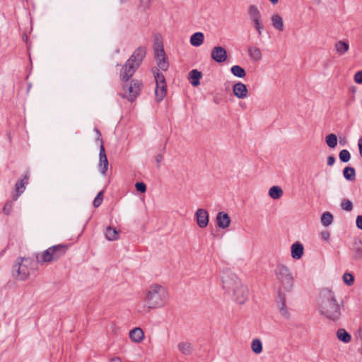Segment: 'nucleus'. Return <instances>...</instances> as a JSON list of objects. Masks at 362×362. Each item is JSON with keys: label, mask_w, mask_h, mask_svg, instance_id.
Instances as JSON below:
<instances>
[{"label": "nucleus", "mask_w": 362, "mask_h": 362, "mask_svg": "<svg viewBox=\"0 0 362 362\" xmlns=\"http://www.w3.org/2000/svg\"><path fill=\"white\" fill-rule=\"evenodd\" d=\"M354 245V250L356 252V258L361 257L362 256V243L361 241L356 242Z\"/></svg>", "instance_id": "42"}, {"label": "nucleus", "mask_w": 362, "mask_h": 362, "mask_svg": "<svg viewBox=\"0 0 362 362\" xmlns=\"http://www.w3.org/2000/svg\"><path fill=\"white\" fill-rule=\"evenodd\" d=\"M165 145L163 146V150H162V151H165Z\"/></svg>", "instance_id": "57"}, {"label": "nucleus", "mask_w": 362, "mask_h": 362, "mask_svg": "<svg viewBox=\"0 0 362 362\" xmlns=\"http://www.w3.org/2000/svg\"><path fill=\"white\" fill-rule=\"evenodd\" d=\"M110 362H122L119 357H114L110 360Z\"/></svg>", "instance_id": "53"}, {"label": "nucleus", "mask_w": 362, "mask_h": 362, "mask_svg": "<svg viewBox=\"0 0 362 362\" xmlns=\"http://www.w3.org/2000/svg\"><path fill=\"white\" fill-rule=\"evenodd\" d=\"M195 218L199 228H204L207 226L209 221V216L206 209H199L195 213Z\"/></svg>", "instance_id": "14"}, {"label": "nucleus", "mask_w": 362, "mask_h": 362, "mask_svg": "<svg viewBox=\"0 0 362 362\" xmlns=\"http://www.w3.org/2000/svg\"><path fill=\"white\" fill-rule=\"evenodd\" d=\"M127 1V0H120V1H121L122 3H124V2H126Z\"/></svg>", "instance_id": "55"}, {"label": "nucleus", "mask_w": 362, "mask_h": 362, "mask_svg": "<svg viewBox=\"0 0 362 362\" xmlns=\"http://www.w3.org/2000/svg\"><path fill=\"white\" fill-rule=\"evenodd\" d=\"M275 274L284 288L288 291H291L293 284V277L289 269L285 265L279 264L275 269Z\"/></svg>", "instance_id": "7"}, {"label": "nucleus", "mask_w": 362, "mask_h": 362, "mask_svg": "<svg viewBox=\"0 0 362 362\" xmlns=\"http://www.w3.org/2000/svg\"><path fill=\"white\" fill-rule=\"evenodd\" d=\"M204 35L202 32H197L190 37V44L194 47H199L203 44Z\"/></svg>", "instance_id": "22"}, {"label": "nucleus", "mask_w": 362, "mask_h": 362, "mask_svg": "<svg viewBox=\"0 0 362 362\" xmlns=\"http://www.w3.org/2000/svg\"><path fill=\"white\" fill-rule=\"evenodd\" d=\"M341 207L345 211H350L353 209V204L350 200L344 199L341 203Z\"/></svg>", "instance_id": "41"}, {"label": "nucleus", "mask_w": 362, "mask_h": 362, "mask_svg": "<svg viewBox=\"0 0 362 362\" xmlns=\"http://www.w3.org/2000/svg\"><path fill=\"white\" fill-rule=\"evenodd\" d=\"M254 28L257 31L259 36L262 35V30L264 29L262 18H257L252 20Z\"/></svg>", "instance_id": "38"}, {"label": "nucleus", "mask_w": 362, "mask_h": 362, "mask_svg": "<svg viewBox=\"0 0 362 362\" xmlns=\"http://www.w3.org/2000/svg\"><path fill=\"white\" fill-rule=\"evenodd\" d=\"M108 160L105 153V148L103 144H100L99 152V170L103 175H105L108 169Z\"/></svg>", "instance_id": "12"}, {"label": "nucleus", "mask_w": 362, "mask_h": 362, "mask_svg": "<svg viewBox=\"0 0 362 362\" xmlns=\"http://www.w3.org/2000/svg\"><path fill=\"white\" fill-rule=\"evenodd\" d=\"M284 192L279 186H272L269 190V195L274 199H278L282 197Z\"/></svg>", "instance_id": "27"}, {"label": "nucleus", "mask_w": 362, "mask_h": 362, "mask_svg": "<svg viewBox=\"0 0 362 362\" xmlns=\"http://www.w3.org/2000/svg\"><path fill=\"white\" fill-rule=\"evenodd\" d=\"M339 143H340L341 144H342V145H344V143L343 142V141H341V140H340V141H339Z\"/></svg>", "instance_id": "56"}, {"label": "nucleus", "mask_w": 362, "mask_h": 362, "mask_svg": "<svg viewBox=\"0 0 362 362\" xmlns=\"http://www.w3.org/2000/svg\"><path fill=\"white\" fill-rule=\"evenodd\" d=\"M317 1L318 4L320 3V0H317Z\"/></svg>", "instance_id": "58"}, {"label": "nucleus", "mask_w": 362, "mask_h": 362, "mask_svg": "<svg viewBox=\"0 0 362 362\" xmlns=\"http://www.w3.org/2000/svg\"><path fill=\"white\" fill-rule=\"evenodd\" d=\"M14 201H8L7 202L5 205L3 207V212L6 214L9 215L12 211L13 208V203Z\"/></svg>", "instance_id": "43"}, {"label": "nucleus", "mask_w": 362, "mask_h": 362, "mask_svg": "<svg viewBox=\"0 0 362 362\" xmlns=\"http://www.w3.org/2000/svg\"><path fill=\"white\" fill-rule=\"evenodd\" d=\"M248 14L250 20L262 18V15L255 5H250L248 8Z\"/></svg>", "instance_id": "31"}, {"label": "nucleus", "mask_w": 362, "mask_h": 362, "mask_svg": "<svg viewBox=\"0 0 362 362\" xmlns=\"http://www.w3.org/2000/svg\"><path fill=\"white\" fill-rule=\"evenodd\" d=\"M5 251H6V249H4V250H3L1 251V256H2V255H4V254Z\"/></svg>", "instance_id": "54"}, {"label": "nucleus", "mask_w": 362, "mask_h": 362, "mask_svg": "<svg viewBox=\"0 0 362 362\" xmlns=\"http://www.w3.org/2000/svg\"><path fill=\"white\" fill-rule=\"evenodd\" d=\"M354 81L358 84H362V71H358L355 74Z\"/></svg>", "instance_id": "46"}, {"label": "nucleus", "mask_w": 362, "mask_h": 362, "mask_svg": "<svg viewBox=\"0 0 362 362\" xmlns=\"http://www.w3.org/2000/svg\"><path fill=\"white\" fill-rule=\"evenodd\" d=\"M303 246L299 243L296 242L291 245V257L293 259H299L303 255Z\"/></svg>", "instance_id": "18"}, {"label": "nucleus", "mask_w": 362, "mask_h": 362, "mask_svg": "<svg viewBox=\"0 0 362 362\" xmlns=\"http://www.w3.org/2000/svg\"><path fill=\"white\" fill-rule=\"evenodd\" d=\"M251 349H252V351L256 354H259L262 353V343L261 340L259 339H253L252 341V344H251Z\"/></svg>", "instance_id": "35"}, {"label": "nucleus", "mask_w": 362, "mask_h": 362, "mask_svg": "<svg viewBox=\"0 0 362 362\" xmlns=\"http://www.w3.org/2000/svg\"><path fill=\"white\" fill-rule=\"evenodd\" d=\"M338 339L344 343H349L351 339V336L344 329L340 328L337 331Z\"/></svg>", "instance_id": "24"}, {"label": "nucleus", "mask_w": 362, "mask_h": 362, "mask_svg": "<svg viewBox=\"0 0 362 362\" xmlns=\"http://www.w3.org/2000/svg\"><path fill=\"white\" fill-rule=\"evenodd\" d=\"M332 221L333 216L330 212L326 211L322 214L321 216V222L325 227L329 226Z\"/></svg>", "instance_id": "34"}, {"label": "nucleus", "mask_w": 362, "mask_h": 362, "mask_svg": "<svg viewBox=\"0 0 362 362\" xmlns=\"http://www.w3.org/2000/svg\"><path fill=\"white\" fill-rule=\"evenodd\" d=\"M94 131L96 132V134H97V140L100 141V144H103V140L101 139V133L99 131V129H98L97 128H95L94 129Z\"/></svg>", "instance_id": "51"}, {"label": "nucleus", "mask_w": 362, "mask_h": 362, "mask_svg": "<svg viewBox=\"0 0 362 362\" xmlns=\"http://www.w3.org/2000/svg\"><path fill=\"white\" fill-rule=\"evenodd\" d=\"M105 237L108 240L113 241L119 238L118 231L115 228L109 226L105 230Z\"/></svg>", "instance_id": "25"}, {"label": "nucleus", "mask_w": 362, "mask_h": 362, "mask_svg": "<svg viewBox=\"0 0 362 362\" xmlns=\"http://www.w3.org/2000/svg\"><path fill=\"white\" fill-rule=\"evenodd\" d=\"M223 288L227 292L233 291L240 284V281L235 274L230 271L224 272L221 276Z\"/></svg>", "instance_id": "9"}, {"label": "nucleus", "mask_w": 362, "mask_h": 362, "mask_svg": "<svg viewBox=\"0 0 362 362\" xmlns=\"http://www.w3.org/2000/svg\"><path fill=\"white\" fill-rule=\"evenodd\" d=\"M153 50L158 66L162 71H166L169 67V62L164 50L162 36L159 33L154 35Z\"/></svg>", "instance_id": "6"}, {"label": "nucleus", "mask_w": 362, "mask_h": 362, "mask_svg": "<svg viewBox=\"0 0 362 362\" xmlns=\"http://www.w3.org/2000/svg\"><path fill=\"white\" fill-rule=\"evenodd\" d=\"M272 25L274 26V28L279 30V31H283L284 30V23H283V20H282V18L277 13H275V14H273L272 16Z\"/></svg>", "instance_id": "23"}, {"label": "nucleus", "mask_w": 362, "mask_h": 362, "mask_svg": "<svg viewBox=\"0 0 362 362\" xmlns=\"http://www.w3.org/2000/svg\"><path fill=\"white\" fill-rule=\"evenodd\" d=\"M211 58L216 63H223L228 58L227 50L221 46H216L211 49Z\"/></svg>", "instance_id": "11"}, {"label": "nucleus", "mask_w": 362, "mask_h": 362, "mask_svg": "<svg viewBox=\"0 0 362 362\" xmlns=\"http://www.w3.org/2000/svg\"><path fill=\"white\" fill-rule=\"evenodd\" d=\"M168 298L166 288L157 284H152L146 294L145 300L150 309L160 308L165 305Z\"/></svg>", "instance_id": "3"}, {"label": "nucleus", "mask_w": 362, "mask_h": 362, "mask_svg": "<svg viewBox=\"0 0 362 362\" xmlns=\"http://www.w3.org/2000/svg\"><path fill=\"white\" fill-rule=\"evenodd\" d=\"M343 280L348 286H351L354 282V276L351 273L346 272L343 275Z\"/></svg>", "instance_id": "40"}, {"label": "nucleus", "mask_w": 362, "mask_h": 362, "mask_svg": "<svg viewBox=\"0 0 362 362\" xmlns=\"http://www.w3.org/2000/svg\"><path fill=\"white\" fill-rule=\"evenodd\" d=\"M356 224L358 228L362 230V215H358L357 216Z\"/></svg>", "instance_id": "48"}, {"label": "nucleus", "mask_w": 362, "mask_h": 362, "mask_svg": "<svg viewBox=\"0 0 362 362\" xmlns=\"http://www.w3.org/2000/svg\"><path fill=\"white\" fill-rule=\"evenodd\" d=\"M336 158L333 155L329 156L327 157V165L329 166H332L335 163Z\"/></svg>", "instance_id": "50"}, {"label": "nucleus", "mask_w": 362, "mask_h": 362, "mask_svg": "<svg viewBox=\"0 0 362 362\" xmlns=\"http://www.w3.org/2000/svg\"><path fill=\"white\" fill-rule=\"evenodd\" d=\"M103 194H104V192L103 190H101L100 192H99L98 193V194L95 197L93 202V205L95 208H98V206H100L101 205V204L103 202Z\"/></svg>", "instance_id": "39"}, {"label": "nucleus", "mask_w": 362, "mask_h": 362, "mask_svg": "<svg viewBox=\"0 0 362 362\" xmlns=\"http://www.w3.org/2000/svg\"><path fill=\"white\" fill-rule=\"evenodd\" d=\"M167 94V85H156L155 98L158 103L161 102Z\"/></svg>", "instance_id": "19"}, {"label": "nucleus", "mask_w": 362, "mask_h": 362, "mask_svg": "<svg viewBox=\"0 0 362 362\" xmlns=\"http://www.w3.org/2000/svg\"><path fill=\"white\" fill-rule=\"evenodd\" d=\"M129 337L134 342H140L143 340L144 334L140 327H135L129 332Z\"/></svg>", "instance_id": "21"}, {"label": "nucleus", "mask_w": 362, "mask_h": 362, "mask_svg": "<svg viewBox=\"0 0 362 362\" xmlns=\"http://www.w3.org/2000/svg\"><path fill=\"white\" fill-rule=\"evenodd\" d=\"M320 235H321L322 240H323L325 241H328L329 240V237H330L329 232H328L327 230H324V231L321 232Z\"/></svg>", "instance_id": "47"}, {"label": "nucleus", "mask_w": 362, "mask_h": 362, "mask_svg": "<svg viewBox=\"0 0 362 362\" xmlns=\"http://www.w3.org/2000/svg\"><path fill=\"white\" fill-rule=\"evenodd\" d=\"M325 142L327 145L331 148H334L337 145V136L334 134H329L325 137Z\"/></svg>", "instance_id": "32"}, {"label": "nucleus", "mask_w": 362, "mask_h": 362, "mask_svg": "<svg viewBox=\"0 0 362 362\" xmlns=\"http://www.w3.org/2000/svg\"><path fill=\"white\" fill-rule=\"evenodd\" d=\"M163 160V153H159V154H158L156 156V164H157V168L160 167V163L162 162Z\"/></svg>", "instance_id": "49"}, {"label": "nucleus", "mask_w": 362, "mask_h": 362, "mask_svg": "<svg viewBox=\"0 0 362 362\" xmlns=\"http://www.w3.org/2000/svg\"><path fill=\"white\" fill-rule=\"evenodd\" d=\"M143 83L141 81L133 79L131 81L129 86L124 85L123 88L125 91L128 92V95L123 94L121 96L123 98H127L129 102H134L136 98L140 95Z\"/></svg>", "instance_id": "8"}, {"label": "nucleus", "mask_w": 362, "mask_h": 362, "mask_svg": "<svg viewBox=\"0 0 362 362\" xmlns=\"http://www.w3.org/2000/svg\"><path fill=\"white\" fill-rule=\"evenodd\" d=\"M146 54L144 46H140L134 50L120 70L119 78L122 81L127 82L132 77L141 64Z\"/></svg>", "instance_id": "2"}, {"label": "nucleus", "mask_w": 362, "mask_h": 362, "mask_svg": "<svg viewBox=\"0 0 362 362\" xmlns=\"http://www.w3.org/2000/svg\"><path fill=\"white\" fill-rule=\"evenodd\" d=\"M335 48L339 54H343L349 50V45L344 41H339L336 43Z\"/></svg>", "instance_id": "33"}, {"label": "nucleus", "mask_w": 362, "mask_h": 362, "mask_svg": "<svg viewBox=\"0 0 362 362\" xmlns=\"http://www.w3.org/2000/svg\"><path fill=\"white\" fill-rule=\"evenodd\" d=\"M177 348L185 355H189L192 351V344L189 342H180L177 345Z\"/></svg>", "instance_id": "30"}, {"label": "nucleus", "mask_w": 362, "mask_h": 362, "mask_svg": "<svg viewBox=\"0 0 362 362\" xmlns=\"http://www.w3.org/2000/svg\"><path fill=\"white\" fill-rule=\"evenodd\" d=\"M202 77V73L197 69H192L189 73V78L193 86H197L200 84V78Z\"/></svg>", "instance_id": "20"}, {"label": "nucleus", "mask_w": 362, "mask_h": 362, "mask_svg": "<svg viewBox=\"0 0 362 362\" xmlns=\"http://www.w3.org/2000/svg\"><path fill=\"white\" fill-rule=\"evenodd\" d=\"M69 247V245L68 244H58L51 246L42 253L35 255L37 263L43 264L57 262L66 253Z\"/></svg>", "instance_id": "5"}, {"label": "nucleus", "mask_w": 362, "mask_h": 362, "mask_svg": "<svg viewBox=\"0 0 362 362\" xmlns=\"http://www.w3.org/2000/svg\"><path fill=\"white\" fill-rule=\"evenodd\" d=\"M339 158L341 162L347 163L351 159V153L348 150L343 149L339 152Z\"/></svg>", "instance_id": "37"}, {"label": "nucleus", "mask_w": 362, "mask_h": 362, "mask_svg": "<svg viewBox=\"0 0 362 362\" xmlns=\"http://www.w3.org/2000/svg\"><path fill=\"white\" fill-rule=\"evenodd\" d=\"M358 149L360 156L362 157V137L358 140Z\"/></svg>", "instance_id": "52"}, {"label": "nucleus", "mask_w": 362, "mask_h": 362, "mask_svg": "<svg viewBox=\"0 0 362 362\" xmlns=\"http://www.w3.org/2000/svg\"><path fill=\"white\" fill-rule=\"evenodd\" d=\"M153 1L154 0H140L139 6L145 11L150 8V6Z\"/></svg>", "instance_id": "45"}, {"label": "nucleus", "mask_w": 362, "mask_h": 362, "mask_svg": "<svg viewBox=\"0 0 362 362\" xmlns=\"http://www.w3.org/2000/svg\"><path fill=\"white\" fill-rule=\"evenodd\" d=\"M232 292L238 303L243 304L245 302L247 298L248 291L242 284H240Z\"/></svg>", "instance_id": "13"}, {"label": "nucleus", "mask_w": 362, "mask_h": 362, "mask_svg": "<svg viewBox=\"0 0 362 362\" xmlns=\"http://www.w3.org/2000/svg\"><path fill=\"white\" fill-rule=\"evenodd\" d=\"M156 85H166L165 78L164 75L160 73L158 69L156 71H153Z\"/></svg>", "instance_id": "36"}, {"label": "nucleus", "mask_w": 362, "mask_h": 362, "mask_svg": "<svg viewBox=\"0 0 362 362\" xmlns=\"http://www.w3.org/2000/svg\"><path fill=\"white\" fill-rule=\"evenodd\" d=\"M230 218L228 214L224 211L218 212L216 215V224L220 228L225 229L230 226Z\"/></svg>", "instance_id": "16"}, {"label": "nucleus", "mask_w": 362, "mask_h": 362, "mask_svg": "<svg viewBox=\"0 0 362 362\" xmlns=\"http://www.w3.org/2000/svg\"><path fill=\"white\" fill-rule=\"evenodd\" d=\"M233 93L239 99L247 98L248 90L245 84L242 82H237L233 86Z\"/></svg>", "instance_id": "15"}, {"label": "nucleus", "mask_w": 362, "mask_h": 362, "mask_svg": "<svg viewBox=\"0 0 362 362\" xmlns=\"http://www.w3.org/2000/svg\"><path fill=\"white\" fill-rule=\"evenodd\" d=\"M30 178V173L27 171L23 175V178L17 181L15 185L16 193L13 195V201H16L18 197L25 192L26 186L28 184Z\"/></svg>", "instance_id": "10"}, {"label": "nucleus", "mask_w": 362, "mask_h": 362, "mask_svg": "<svg viewBox=\"0 0 362 362\" xmlns=\"http://www.w3.org/2000/svg\"><path fill=\"white\" fill-rule=\"evenodd\" d=\"M135 188L136 191L141 193H145L146 192V185L143 182H137L135 184Z\"/></svg>", "instance_id": "44"}, {"label": "nucleus", "mask_w": 362, "mask_h": 362, "mask_svg": "<svg viewBox=\"0 0 362 362\" xmlns=\"http://www.w3.org/2000/svg\"><path fill=\"white\" fill-rule=\"evenodd\" d=\"M279 310L282 316H284L286 318H288L290 316L289 312L286 308V298L284 294H283L281 292H279Z\"/></svg>", "instance_id": "17"}, {"label": "nucleus", "mask_w": 362, "mask_h": 362, "mask_svg": "<svg viewBox=\"0 0 362 362\" xmlns=\"http://www.w3.org/2000/svg\"><path fill=\"white\" fill-rule=\"evenodd\" d=\"M231 74L238 78H244L246 76L245 70L239 65H234L230 68Z\"/></svg>", "instance_id": "29"}, {"label": "nucleus", "mask_w": 362, "mask_h": 362, "mask_svg": "<svg viewBox=\"0 0 362 362\" xmlns=\"http://www.w3.org/2000/svg\"><path fill=\"white\" fill-rule=\"evenodd\" d=\"M344 178L349 181H354L356 179V170L353 167L346 166L343 170Z\"/></svg>", "instance_id": "26"}, {"label": "nucleus", "mask_w": 362, "mask_h": 362, "mask_svg": "<svg viewBox=\"0 0 362 362\" xmlns=\"http://www.w3.org/2000/svg\"><path fill=\"white\" fill-rule=\"evenodd\" d=\"M36 269V263L30 257H18L12 267V276L20 281L26 280Z\"/></svg>", "instance_id": "4"}, {"label": "nucleus", "mask_w": 362, "mask_h": 362, "mask_svg": "<svg viewBox=\"0 0 362 362\" xmlns=\"http://www.w3.org/2000/svg\"><path fill=\"white\" fill-rule=\"evenodd\" d=\"M248 54L250 57L254 61H259L262 58L260 49L257 47H250L248 48Z\"/></svg>", "instance_id": "28"}, {"label": "nucleus", "mask_w": 362, "mask_h": 362, "mask_svg": "<svg viewBox=\"0 0 362 362\" xmlns=\"http://www.w3.org/2000/svg\"><path fill=\"white\" fill-rule=\"evenodd\" d=\"M343 302L339 301L334 291L322 288L319 295L318 310L321 315L332 322H337L341 316Z\"/></svg>", "instance_id": "1"}]
</instances>
